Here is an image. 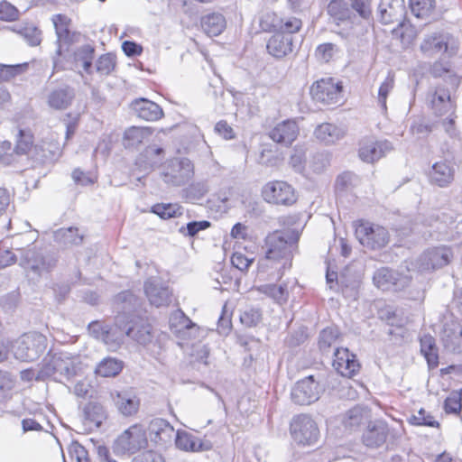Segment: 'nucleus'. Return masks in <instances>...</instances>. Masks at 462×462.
Here are the masks:
<instances>
[{"label":"nucleus","instance_id":"obj_1","mask_svg":"<svg viewBox=\"0 0 462 462\" xmlns=\"http://www.w3.org/2000/svg\"><path fill=\"white\" fill-rule=\"evenodd\" d=\"M300 233L295 229L276 230L269 234L264 239L265 258L262 260L261 265L268 261H282L279 269L291 265V253L296 247Z\"/></svg>","mask_w":462,"mask_h":462},{"label":"nucleus","instance_id":"obj_2","mask_svg":"<svg viewBox=\"0 0 462 462\" xmlns=\"http://www.w3.org/2000/svg\"><path fill=\"white\" fill-rule=\"evenodd\" d=\"M81 370L80 356L69 352L50 351L42 361L37 379L53 377L56 381L70 379Z\"/></svg>","mask_w":462,"mask_h":462},{"label":"nucleus","instance_id":"obj_3","mask_svg":"<svg viewBox=\"0 0 462 462\" xmlns=\"http://www.w3.org/2000/svg\"><path fill=\"white\" fill-rule=\"evenodd\" d=\"M356 12L360 18L365 21L372 19V5L371 0H333L328 5V13L340 22L351 21L356 19L353 14Z\"/></svg>","mask_w":462,"mask_h":462},{"label":"nucleus","instance_id":"obj_4","mask_svg":"<svg viewBox=\"0 0 462 462\" xmlns=\"http://www.w3.org/2000/svg\"><path fill=\"white\" fill-rule=\"evenodd\" d=\"M47 346V338L40 333H28L20 337L12 346L16 359L32 362L38 359Z\"/></svg>","mask_w":462,"mask_h":462},{"label":"nucleus","instance_id":"obj_5","mask_svg":"<svg viewBox=\"0 0 462 462\" xmlns=\"http://www.w3.org/2000/svg\"><path fill=\"white\" fill-rule=\"evenodd\" d=\"M458 45L457 40L448 32H436L428 34L420 44V50L429 56L446 53L456 54Z\"/></svg>","mask_w":462,"mask_h":462},{"label":"nucleus","instance_id":"obj_6","mask_svg":"<svg viewBox=\"0 0 462 462\" xmlns=\"http://www.w3.org/2000/svg\"><path fill=\"white\" fill-rule=\"evenodd\" d=\"M356 236L360 244L372 250L381 249L389 242L388 231L379 225L362 222L356 228Z\"/></svg>","mask_w":462,"mask_h":462},{"label":"nucleus","instance_id":"obj_7","mask_svg":"<svg viewBox=\"0 0 462 462\" xmlns=\"http://www.w3.org/2000/svg\"><path fill=\"white\" fill-rule=\"evenodd\" d=\"M399 438V432L394 429H390L388 424L383 420L370 422L362 436L363 443L371 448H380L388 439L395 441Z\"/></svg>","mask_w":462,"mask_h":462},{"label":"nucleus","instance_id":"obj_8","mask_svg":"<svg viewBox=\"0 0 462 462\" xmlns=\"http://www.w3.org/2000/svg\"><path fill=\"white\" fill-rule=\"evenodd\" d=\"M262 194L266 202L275 205L291 206L297 200L293 187L282 180L266 183Z\"/></svg>","mask_w":462,"mask_h":462},{"label":"nucleus","instance_id":"obj_9","mask_svg":"<svg viewBox=\"0 0 462 462\" xmlns=\"http://www.w3.org/2000/svg\"><path fill=\"white\" fill-rule=\"evenodd\" d=\"M261 24L265 31H274L291 36L302 27L301 20L296 16L282 15L276 13L265 14L261 19Z\"/></svg>","mask_w":462,"mask_h":462},{"label":"nucleus","instance_id":"obj_10","mask_svg":"<svg viewBox=\"0 0 462 462\" xmlns=\"http://www.w3.org/2000/svg\"><path fill=\"white\" fill-rule=\"evenodd\" d=\"M291 434L297 443L311 445L318 440L319 430L310 416L301 414L295 417L291 423Z\"/></svg>","mask_w":462,"mask_h":462},{"label":"nucleus","instance_id":"obj_11","mask_svg":"<svg viewBox=\"0 0 462 462\" xmlns=\"http://www.w3.org/2000/svg\"><path fill=\"white\" fill-rule=\"evenodd\" d=\"M310 95L317 102L325 105L337 104L342 97V85L332 78L322 79L311 86Z\"/></svg>","mask_w":462,"mask_h":462},{"label":"nucleus","instance_id":"obj_12","mask_svg":"<svg viewBox=\"0 0 462 462\" xmlns=\"http://www.w3.org/2000/svg\"><path fill=\"white\" fill-rule=\"evenodd\" d=\"M373 281L383 291H400L409 286L411 277L388 267H382L374 272Z\"/></svg>","mask_w":462,"mask_h":462},{"label":"nucleus","instance_id":"obj_13","mask_svg":"<svg viewBox=\"0 0 462 462\" xmlns=\"http://www.w3.org/2000/svg\"><path fill=\"white\" fill-rule=\"evenodd\" d=\"M116 444L123 452L136 453L147 445L145 429L140 424L131 426L116 439Z\"/></svg>","mask_w":462,"mask_h":462},{"label":"nucleus","instance_id":"obj_14","mask_svg":"<svg viewBox=\"0 0 462 462\" xmlns=\"http://www.w3.org/2000/svg\"><path fill=\"white\" fill-rule=\"evenodd\" d=\"M193 176V164L187 159H174L169 162L163 172V180L173 186H181Z\"/></svg>","mask_w":462,"mask_h":462},{"label":"nucleus","instance_id":"obj_15","mask_svg":"<svg viewBox=\"0 0 462 462\" xmlns=\"http://www.w3.org/2000/svg\"><path fill=\"white\" fill-rule=\"evenodd\" d=\"M320 386L312 375L296 383L291 390V397L293 402L300 405H309L319 399Z\"/></svg>","mask_w":462,"mask_h":462},{"label":"nucleus","instance_id":"obj_16","mask_svg":"<svg viewBox=\"0 0 462 462\" xmlns=\"http://www.w3.org/2000/svg\"><path fill=\"white\" fill-rule=\"evenodd\" d=\"M452 257L449 248L441 246L425 251L417 260L420 272H430L446 266Z\"/></svg>","mask_w":462,"mask_h":462},{"label":"nucleus","instance_id":"obj_17","mask_svg":"<svg viewBox=\"0 0 462 462\" xmlns=\"http://www.w3.org/2000/svg\"><path fill=\"white\" fill-rule=\"evenodd\" d=\"M143 289L150 303L157 308L168 306L171 302L172 292L160 278L147 279Z\"/></svg>","mask_w":462,"mask_h":462},{"label":"nucleus","instance_id":"obj_18","mask_svg":"<svg viewBox=\"0 0 462 462\" xmlns=\"http://www.w3.org/2000/svg\"><path fill=\"white\" fill-rule=\"evenodd\" d=\"M147 431L151 441L162 448L170 446L175 436L174 428L170 422L162 418L152 420Z\"/></svg>","mask_w":462,"mask_h":462},{"label":"nucleus","instance_id":"obj_19","mask_svg":"<svg viewBox=\"0 0 462 462\" xmlns=\"http://www.w3.org/2000/svg\"><path fill=\"white\" fill-rule=\"evenodd\" d=\"M335 370L344 377H353L360 369V365L354 354L347 348H336L332 363Z\"/></svg>","mask_w":462,"mask_h":462},{"label":"nucleus","instance_id":"obj_20","mask_svg":"<svg viewBox=\"0 0 462 462\" xmlns=\"http://www.w3.org/2000/svg\"><path fill=\"white\" fill-rule=\"evenodd\" d=\"M300 128L295 120L287 119L278 123L269 133L268 136L276 143L289 147L297 139Z\"/></svg>","mask_w":462,"mask_h":462},{"label":"nucleus","instance_id":"obj_21","mask_svg":"<svg viewBox=\"0 0 462 462\" xmlns=\"http://www.w3.org/2000/svg\"><path fill=\"white\" fill-rule=\"evenodd\" d=\"M127 315L117 314L115 318V324L108 326L105 331L102 341L110 350H116L124 343L126 337Z\"/></svg>","mask_w":462,"mask_h":462},{"label":"nucleus","instance_id":"obj_22","mask_svg":"<svg viewBox=\"0 0 462 462\" xmlns=\"http://www.w3.org/2000/svg\"><path fill=\"white\" fill-rule=\"evenodd\" d=\"M392 150V143L386 140L374 141L372 139H365L360 143L358 154L363 162L373 163Z\"/></svg>","mask_w":462,"mask_h":462},{"label":"nucleus","instance_id":"obj_23","mask_svg":"<svg viewBox=\"0 0 462 462\" xmlns=\"http://www.w3.org/2000/svg\"><path fill=\"white\" fill-rule=\"evenodd\" d=\"M176 447L186 452H201L210 450L213 447L211 441L201 439L186 430H178L174 439Z\"/></svg>","mask_w":462,"mask_h":462},{"label":"nucleus","instance_id":"obj_24","mask_svg":"<svg viewBox=\"0 0 462 462\" xmlns=\"http://www.w3.org/2000/svg\"><path fill=\"white\" fill-rule=\"evenodd\" d=\"M126 337L140 345L146 346L152 342L153 335L152 327L139 317L127 316Z\"/></svg>","mask_w":462,"mask_h":462},{"label":"nucleus","instance_id":"obj_25","mask_svg":"<svg viewBox=\"0 0 462 462\" xmlns=\"http://www.w3.org/2000/svg\"><path fill=\"white\" fill-rule=\"evenodd\" d=\"M449 87L445 88L438 87L435 91L430 95V105L434 114L438 116H442L447 114L454 116L455 105L451 98Z\"/></svg>","mask_w":462,"mask_h":462},{"label":"nucleus","instance_id":"obj_26","mask_svg":"<svg viewBox=\"0 0 462 462\" xmlns=\"http://www.w3.org/2000/svg\"><path fill=\"white\" fill-rule=\"evenodd\" d=\"M267 51L276 59H282L293 51V36L275 32L266 44Z\"/></svg>","mask_w":462,"mask_h":462},{"label":"nucleus","instance_id":"obj_27","mask_svg":"<svg viewBox=\"0 0 462 462\" xmlns=\"http://www.w3.org/2000/svg\"><path fill=\"white\" fill-rule=\"evenodd\" d=\"M404 7L401 0H381L378 6L379 20L382 23H401Z\"/></svg>","mask_w":462,"mask_h":462},{"label":"nucleus","instance_id":"obj_28","mask_svg":"<svg viewBox=\"0 0 462 462\" xmlns=\"http://www.w3.org/2000/svg\"><path fill=\"white\" fill-rule=\"evenodd\" d=\"M455 169L448 160L436 162L430 171V181L439 187H448L454 180Z\"/></svg>","mask_w":462,"mask_h":462},{"label":"nucleus","instance_id":"obj_29","mask_svg":"<svg viewBox=\"0 0 462 462\" xmlns=\"http://www.w3.org/2000/svg\"><path fill=\"white\" fill-rule=\"evenodd\" d=\"M111 396L117 411L122 415L132 416L138 411L140 400L134 393L122 391L112 393Z\"/></svg>","mask_w":462,"mask_h":462},{"label":"nucleus","instance_id":"obj_30","mask_svg":"<svg viewBox=\"0 0 462 462\" xmlns=\"http://www.w3.org/2000/svg\"><path fill=\"white\" fill-rule=\"evenodd\" d=\"M131 107L139 118L145 121H157L163 116L162 107L155 102L146 98L134 100Z\"/></svg>","mask_w":462,"mask_h":462},{"label":"nucleus","instance_id":"obj_31","mask_svg":"<svg viewBox=\"0 0 462 462\" xmlns=\"http://www.w3.org/2000/svg\"><path fill=\"white\" fill-rule=\"evenodd\" d=\"M23 259L24 267L39 275L43 272L51 271L55 265L54 259L46 258L42 253L36 250H28L25 253Z\"/></svg>","mask_w":462,"mask_h":462},{"label":"nucleus","instance_id":"obj_32","mask_svg":"<svg viewBox=\"0 0 462 462\" xmlns=\"http://www.w3.org/2000/svg\"><path fill=\"white\" fill-rule=\"evenodd\" d=\"M75 97L73 88L62 87L53 89L47 97V104L55 110L67 109Z\"/></svg>","mask_w":462,"mask_h":462},{"label":"nucleus","instance_id":"obj_33","mask_svg":"<svg viewBox=\"0 0 462 462\" xmlns=\"http://www.w3.org/2000/svg\"><path fill=\"white\" fill-rule=\"evenodd\" d=\"M51 21L55 28L57 42L60 45L61 43H72L74 42L73 38L75 33H72L69 31L71 20L65 14H58L51 17ZM58 53L60 54V46L58 49Z\"/></svg>","mask_w":462,"mask_h":462},{"label":"nucleus","instance_id":"obj_34","mask_svg":"<svg viewBox=\"0 0 462 462\" xmlns=\"http://www.w3.org/2000/svg\"><path fill=\"white\" fill-rule=\"evenodd\" d=\"M314 135L319 141L332 144L340 140L345 135V132L333 124L323 123L316 127Z\"/></svg>","mask_w":462,"mask_h":462},{"label":"nucleus","instance_id":"obj_35","mask_svg":"<svg viewBox=\"0 0 462 462\" xmlns=\"http://www.w3.org/2000/svg\"><path fill=\"white\" fill-rule=\"evenodd\" d=\"M115 301L118 314L125 313L130 318L136 317L133 312L140 306V299L132 291H125L118 293Z\"/></svg>","mask_w":462,"mask_h":462},{"label":"nucleus","instance_id":"obj_36","mask_svg":"<svg viewBox=\"0 0 462 462\" xmlns=\"http://www.w3.org/2000/svg\"><path fill=\"white\" fill-rule=\"evenodd\" d=\"M430 74L434 78H444L449 88L455 90L460 82L459 78L454 73L448 62L436 61L430 69Z\"/></svg>","mask_w":462,"mask_h":462},{"label":"nucleus","instance_id":"obj_37","mask_svg":"<svg viewBox=\"0 0 462 462\" xmlns=\"http://www.w3.org/2000/svg\"><path fill=\"white\" fill-rule=\"evenodd\" d=\"M201 27L208 36H217L226 28V19L218 13H212L202 17Z\"/></svg>","mask_w":462,"mask_h":462},{"label":"nucleus","instance_id":"obj_38","mask_svg":"<svg viewBox=\"0 0 462 462\" xmlns=\"http://www.w3.org/2000/svg\"><path fill=\"white\" fill-rule=\"evenodd\" d=\"M54 239L64 247L79 245L83 241V236L76 227L60 228L54 233Z\"/></svg>","mask_w":462,"mask_h":462},{"label":"nucleus","instance_id":"obj_39","mask_svg":"<svg viewBox=\"0 0 462 462\" xmlns=\"http://www.w3.org/2000/svg\"><path fill=\"white\" fill-rule=\"evenodd\" d=\"M368 419V411L362 406H355L346 412L343 418V424L350 430L357 429Z\"/></svg>","mask_w":462,"mask_h":462},{"label":"nucleus","instance_id":"obj_40","mask_svg":"<svg viewBox=\"0 0 462 462\" xmlns=\"http://www.w3.org/2000/svg\"><path fill=\"white\" fill-rule=\"evenodd\" d=\"M420 352L426 358L430 368H435L439 365L438 347L433 337L425 335L420 338Z\"/></svg>","mask_w":462,"mask_h":462},{"label":"nucleus","instance_id":"obj_41","mask_svg":"<svg viewBox=\"0 0 462 462\" xmlns=\"http://www.w3.org/2000/svg\"><path fill=\"white\" fill-rule=\"evenodd\" d=\"M257 291L269 298L273 299L278 304H283L288 300L289 291L284 284H263L257 288Z\"/></svg>","mask_w":462,"mask_h":462},{"label":"nucleus","instance_id":"obj_42","mask_svg":"<svg viewBox=\"0 0 462 462\" xmlns=\"http://www.w3.org/2000/svg\"><path fill=\"white\" fill-rule=\"evenodd\" d=\"M94 53L95 48L89 44L79 47L74 52V61L76 66L80 65L87 73H92L91 69Z\"/></svg>","mask_w":462,"mask_h":462},{"label":"nucleus","instance_id":"obj_43","mask_svg":"<svg viewBox=\"0 0 462 462\" xmlns=\"http://www.w3.org/2000/svg\"><path fill=\"white\" fill-rule=\"evenodd\" d=\"M84 419L89 426L100 427L106 418L104 407L98 402H88L83 410Z\"/></svg>","mask_w":462,"mask_h":462},{"label":"nucleus","instance_id":"obj_44","mask_svg":"<svg viewBox=\"0 0 462 462\" xmlns=\"http://www.w3.org/2000/svg\"><path fill=\"white\" fill-rule=\"evenodd\" d=\"M443 340L447 346L455 350L462 342V326L459 323L446 325L443 331Z\"/></svg>","mask_w":462,"mask_h":462},{"label":"nucleus","instance_id":"obj_45","mask_svg":"<svg viewBox=\"0 0 462 462\" xmlns=\"http://www.w3.org/2000/svg\"><path fill=\"white\" fill-rule=\"evenodd\" d=\"M410 9L411 14L420 19H427L429 18L434 9H435V1L434 0H410L409 3Z\"/></svg>","mask_w":462,"mask_h":462},{"label":"nucleus","instance_id":"obj_46","mask_svg":"<svg viewBox=\"0 0 462 462\" xmlns=\"http://www.w3.org/2000/svg\"><path fill=\"white\" fill-rule=\"evenodd\" d=\"M151 211L162 219H169L181 216L183 208L177 203H161L153 205Z\"/></svg>","mask_w":462,"mask_h":462},{"label":"nucleus","instance_id":"obj_47","mask_svg":"<svg viewBox=\"0 0 462 462\" xmlns=\"http://www.w3.org/2000/svg\"><path fill=\"white\" fill-rule=\"evenodd\" d=\"M123 368L122 362L116 358L103 359L96 368V373L103 377H112L118 374Z\"/></svg>","mask_w":462,"mask_h":462},{"label":"nucleus","instance_id":"obj_48","mask_svg":"<svg viewBox=\"0 0 462 462\" xmlns=\"http://www.w3.org/2000/svg\"><path fill=\"white\" fill-rule=\"evenodd\" d=\"M437 125L431 123L426 118L420 116L412 120L410 126V133L417 138L428 136L435 128Z\"/></svg>","mask_w":462,"mask_h":462},{"label":"nucleus","instance_id":"obj_49","mask_svg":"<svg viewBox=\"0 0 462 462\" xmlns=\"http://www.w3.org/2000/svg\"><path fill=\"white\" fill-rule=\"evenodd\" d=\"M149 134L145 128L130 127L125 132L124 140L125 147H134L143 143V139Z\"/></svg>","mask_w":462,"mask_h":462},{"label":"nucleus","instance_id":"obj_50","mask_svg":"<svg viewBox=\"0 0 462 462\" xmlns=\"http://www.w3.org/2000/svg\"><path fill=\"white\" fill-rule=\"evenodd\" d=\"M338 338V330L336 328H324L319 337V347L323 353L328 352L333 344Z\"/></svg>","mask_w":462,"mask_h":462},{"label":"nucleus","instance_id":"obj_51","mask_svg":"<svg viewBox=\"0 0 462 462\" xmlns=\"http://www.w3.org/2000/svg\"><path fill=\"white\" fill-rule=\"evenodd\" d=\"M408 421L414 426L439 427V423L434 419V417L422 408L420 409L416 414H412L408 419Z\"/></svg>","mask_w":462,"mask_h":462},{"label":"nucleus","instance_id":"obj_52","mask_svg":"<svg viewBox=\"0 0 462 462\" xmlns=\"http://www.w3.org/2000/svg\"><path fill=\"white\" fill-rule=\"evenodd\" d=\"M33 143V136L29 130L20 129L16 144H15V152L17 154H26L32 148Z\"/></svg>","mask_w":462,"mask_h":462},{"label":"nucleus","instance_id":"obj_53","mask_svg":"<svg viewBox=\"0 0 462 462\" xmlns=\"http://www.w3.org/2000/svg\"><path fill=\"white\" fill-rule=\"evenodd\" d=\"M447 413L458 414L462 419V393H452L444 402Z\"/></svg>","mask_w":462,"mask_h":462},{"label":"nucleus","instance_id":"obj_54","mask_svg":"<svg viewBox=\"0 0 462 462\" xmlns=\"http://www.w3.org/2000/svg\"><path fill=\"white\" fill-rule=\"evenodd\" d=\"M116 67V57L111 53L101 55L96 62V69L101 75L110 74Z\"/></svg>","mask_w":462,"mask_h":462},{"label":"nucleus","instance_id":"obj_55","mask_svg":"<svg viewBox=\"0 0 462 462\" xmlns=\"http://www.w3.org/2000/svg\"><path fill=\"white\" fill-rule=\"evenodd\" d=\"M394 87V78L389 75L384 81L381 84L378 90V104L382 110L386 111V99L390 92Z\"/></svg>","mask_w":462,"mask_h":462},{"label":"nucleus","instance_id":"obj_56","mask_svg":"<svg viewBox=\"0 0 462 462\" xmlns=\"http://www.w3.org/2000/svg\"><path fill=\"white\" fill-rule=\"evenodd\" d=\"M338 51L339 50L336 44L327 42L317 47L315 55L319 60L322 62H328Z\"/></svg>","mask_w":462,"mask_h":462},{"label":"nucleus","instance_id":"obj_57","mask_svg":"<svg viewBox=\"0 0 462 462\" xmlns=\"http://www.w3.org/2000/svg\"><path fill=\"white\" fill-rule=\"evenodd\" d=\"M208 185L206 181H198L190 184L186 189V197L189 199H200L208 192Z\"/></svg>","mask_w":462,"mask_h":462},{"label":"nucleus","instance_id":"obj_58","mask_svg":"<svg viewBox=\"0 0 462 462\" xmlns=\"http://www.w3.org/2000/svg\"><path fill=\"white\" fill-rule=\"evenodd\" d=\"M26 67V63L17 65L0 64V82L10 80L12 78L22 73Z\"/></svg>","mask_w":462,"mask_h":462},{"label":"nucleus","instance_id":"obj_59","mask_svg":"<svg viewBox=\"0 0 462 462\" xmlns=\"http://www.w3.org/2000/svg\"><path fill=\"white\" fill-rule=\"evenodd\" d=\"M262 314L258 309H248L240 314V321L246 327H255L261 320Z\"/></svg>","mask_w":462,"mask_h":462},{"label":"nucleus","instance_id":"obj_60","mask_svg":"<svg viewBox=\"0 0 462 462\" xmlns=\"http://www.w3.org/2000/svg\"><path fill=\"white\" fill-rule=\"evenodd\" d=\"M210 226V222L207 220L202 221H191L187 224L186 227L181 226L180 232L184 236H194L199 231L205 230Z\"/></svg>","mask_w":462,"mask_h":462},{"label":"nucleus","instance_id":"obj_61","mask_svg":"<svg viewBox=\"0 0 462 462\" xmlns=\"http://www.w3.org/2000/svg\"><path fill=\"white\" fill-rule=\"evenodd\" d=\"M21 34L30 46H38L42 42V32L36 27H26L21 32Z\"/></svg>","mask_w":462,"mask_h":462},{"label":"nucleus","instance_id":"obj_62","mask_svg":"<svg viewBox=\"0 0 462 462\" xmlns=\"http://www.w3.org/2000/svg\"><path fill=\"white\" fill-rule=\"evenodd\" d=\"M253 261V258H248L240 252H235L231 257L233 266L242 272L246 271L252 264Z\"/></svg>","mask_w":462,"mask_h":462},{"label":"nucleus","instance_id":"obj_63","mask_svg":"<svg viewBox=\"0 0 462 462\" xmlns=\"http://www.w3.org/2000/svg\"><path fill=\"white\" fill-rule=\"evenodd\" d=\"M18 10L8 2L0 3V19L5 21H14L18 18Z\"/></svg>","mask_w":462,"mask_h":462},{"label":"nucleus","instance_id":"obj_64","mask_svg":"<svg viewBox=\"0 0 462 462\" xmlns=\"http://www.w3.org/2000/svg\"><path fill=\"white\" fill-rule=\"evenodd\" d=\"M69 452L75 456L78 462H90L87 449L78 442L70 445Z\"/></svg>","mask_w":462,"mask_h":462}]
</instances>
